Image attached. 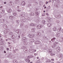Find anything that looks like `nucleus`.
<instances>
[{"mask_svg": "<svg viewBox=\"0 0 63 63\" xmlns=\"http://www.w3.org/2000/svg\"><path fill=\"white\" fill-rule=\"evenodd\" d=\"M22 39L23 41V40L24 41H25V40H26V38L24 37H23L22 38Z\"/></svg>", "mask_w": 63, "mask_h": 63, "instance_id": "25", "label": "nucleus"}, {"mask_svg": "<svg viewBox=\"0 0 63 63\" xmlns=\"http://www.w3.org/2000/svg\"><path fill=\"white\" fill-rule=\"evenodd\" d=\"M56 50L57 51H59L60 50V49H58V48H57Z\"/></svg>", "mask_w": 63, "mask_h": 63, "instance_id": "45", "label": "nucleus"}, {"mask_svg": "<svg viewBox=\"0 0 63 63\" xmlns=\"http://www.w3.org/2000/svg\"><path fill=\"white\" fill-rule=\"evenodd\" d=\"M29 37H30V38H32L33 37V36L32 35H31L30 34H29Z\"/></svg>", "mask_w": 63, "mask_h": 63, "instance_id": "22", "label": "nucleus"}, {"mask_svg": "<svg viewBox=\"0 0 63 63\" xmlns=\"http://www.w3.org/2000/svg\"><path fill=\"white\" fill-rule=\"evenodd\" d=\"M25 33H23L21 35V36L22 37H23L25 36Z\"/></svg>", "mask_w": 63, "mask_h": 63, "instance_id": "26", "label": "nucleus"}, {"mask_svg": "<svg viewBox=\"0 0 63 63\" xmlns=\"http://www.w3.org/2000/svg\"><path fill=\"white\" fill-rule=\"evenodd\" d=\"M1 45H3L4 44V43H3V42H1Z\"/></svg>", "mask_w": 63, "mask_h": 63, "instance_id": "51", "label": "nucleus"}, {"mask_svg": "<svg viewBox=\"0 0 63 63\" xmlns=\"http://www.w3.org/2000/svg\"><path fill=\"white\" fill-rule=\"evenodd\" d=\"M21 4L23 6H24L25 5V2L24 1H23L21 2Z\"/></svg>", "mask_w": 63, "mask_h": 63, "instance_id": "9", "label": "nucleus"}, {"mask_svg": "<svg viewBox=\"0 0 63 63\" xmlns=\"http://www.w3.org/2000/svg\"><path fill=\"white\" fill-rule=\"evenodd\" d=\"M24 48V47H22V49H23Z\"/></svg>", "mask_w": 63, "mask_h": 63, "instance_id": "63", "label": "nucleus"}, {"mask_svg": "<svg viewBox=\"0 0 63 63\" xmlns=\"http://www.w3.org/2000/svg\"><path fill=\"white\" fill-rule=\"evenodd\" d=\"M34 43L35 44H40V42L38 41H36Z\"/></svg>", "mask_w": 63, "mask_h": 63, "instance_id": "7", "label": "nucleus"}, {"mask_svg": "<svg viewBox=\"0 0 63 63\" xmlns=\"http://www.w3.org/2000/svg\"><path fill=\"white\" fill-rule=\"evenodd\" d=\"M48 3V2L47 1H46V4H47Z\"/></svg>", "mask_w": 63, "mask_h": 63, "instance_id": "62", "label": "nucleus"}, {"mask_svg": "<svg viewBox=\"0 0 63 63\" xmlns=\"http://www.w3.org/2000/svg\"><path fill=\"white\" fill-rule=\"evenodd\" d=\"M6 49L7 50H9V49L8 48H7Z\"/></svg>", "mask_w": 63, "mask_h": 63, "instance_id": "54", "label": "nucleus"}, {"mask_svg": "<svg viewBox=\"0 0 63 63\" xmlns=\"http://www.w3.org/2000/svg\"><path fill=\"white\" fill-rule=\"evenodd\" d=\"M47 8L49 10V9L50 8V7H47Z\"/></svg>", "mask_w": 63, "mask_h": 63, "instance_id": "58", "label": "nucleus"}, {"mask_svg": "<svg viewBox=\"0 0 63 63\" xmlns=\"http://www.w3.org/2000/svg\"><path fill=\"white\" fill-rule=\"evenodd\" d=\"M0 21L1 22H3L4 21V20L3 19H1L0 20Z\"/></svg>", "mask_w": 63, "mask_h": 63, "instance_id": "23", "label": "nucleus"}, {"mask_svg": "<svg viewBox=\"0 0 63 63\" xmlns=\"http://www.w3.org/2000/svg\"><path fill=\"white\" fill-rule=\"evenodd\" d=\"M30 42L33 43V42H34V39H31L30 40Z\"/></svg>", "mask_w": 63, "mask_h": 63, "instance_id": "11", "label": "nucleus"}, {"mask_svg": "<svg viewBox=\"0 0 63 63\" xmlns=\"http://www.w3.org/2000/svg\"><path fill=\"white\" fill-rule=\"evenodd\" d=\"M24 25V23H21L20 24V26H23Z\"/></svg>", "mask_w": 63, "mask_h": 63, "instance_id": "39", "label": "nucleus"}, {"mask_svg": "<svg viewBox=\"0 0 63 63\" xmlns=\"http://www.w3.org/2000/svg\"><path fill=\"white\" fill-rule=\"evenodd\" d=\"M47 26L49 27H51V23H48L47 24Z\"/></svg>", "mask_w": 63, "mask_h": 63, "instance_id": "10", "label": "nucleus"}, {"mask_svg": "<svg viewBox=\"0 0 63 63\" xmlns=\"http://www.w3.org/2000/svg\"><path fill=\"white\" fill-rule=\"evenodd\" d=\"M51 2V0H49V1L48 2Z\"/></svg>", "mask_w": 63, "mask_h": 63, "instance_id": "64", "label": "nucleus"}, {"mask_svg": "<svg viewBox=\"0 0 63 63\" xmlns=\"http://www.w3.org/2000/svg\"><path fill=\"white\" fill-rule=\"evenodd\" d=\"M13 15L15 16H16L17 15V14L15 12L14 13Z\"/></svg>", "mask_w": 63, "mask_h": 63, "instance_id": "41", "label": "nucleus"}, {"mask_svg": "<svg viewBox=\"0 0 63 63\" xmlns=\"http://www.w3.org/2000/svg\"><path fill=\"white\" fill-rule=\"evenodd\" d=\"M50 55L51 56H53V54H51Z\"/></svg>", "mask_w": 63, "mask_h": 63, "instance_id": "60", "label": "nucleus"}, {"mask_svg": "<svg viewBox=\"0 0 63 63\" xmlns=\"http://www.w3.org/2000/svg\"><path fill=\"white\" fill-rule=\"evenodd\" d=\"M42 23L44 24H46V22L45 21H42Z\"/></svg>", "mask_w": 63, "mask_h": 63, "instance_id": "27", "label": "nucleus"}, {"mask_svg": "<svg viewBox=\"0 0 63 63\" xmlns=\"http://www.w3.org/2000/svg\"><path fill=\"white\" fill-rule=\"evenodd\" d=\"M58 17H58V18H60V17H61V16H60V15H59V16H58Z\"/></svg>", "mask_w": 63, "mask_h": 63, "instance_id": "57", "label": "nucleus"}, {"mask_svg": "<svg viewBox=\"0 0 63 63\" xmlns=\"http://www.w3.org/2000/svg\"><path fill=\"white\" fill-rule=\"evenodd\" d=\"M36 35L37 36H40L41 35V33L40 32H37V33Z\"/></svg>", "mask_w": 63, "mask_h": 63, "instance_id": "6", "label": "nucleus"}, {"mask_svg": "<svg viewBox=\"0 0 63 63\" xmlns=\"http://www.w3.org/2000/svg\"><path fill=\"white\" fill-rule=\"evenodd\" d=\"M31 5L30 4H29L28 5V7H30V6Z\"/></svg>", "mask_w": 63, "mask_h": 63, "instance_id": "55", "label": "nucleus"}, {"mask_svg": "<svg viewBox=\"0 0 63 63\" xmlns=\"http://www.w3.org/2000/svg\"><path fill=\"white\" fill-rule=\"evenodd\" d=\"M61 30V28H60L58 29L57 30V31L58 32H59Z\"/></svg>", "mask_w": 63, "mask_h": 63, "instance_id": "29", "label": "nucleus"}, {"mask_svg": "<svg viewBox=\"0 0 63 63\" xmlns=\"http://www.w3.org/2000/svg\"><path fill=\"white\" fill-rule=\"evenodd\" d=\"M57 2L58 3H60V0H57Z\"/></svg>", "mask_w": 63, "mask_h": 63, "instance_id": "49", "label": "nucleus"}, {"mask_svg": "<svg viewBox=\"0 0 63 63\" xmlns=\"http://www.w3.org/2000/svg\"><path fill=\"white\" fill-rule=\"evenodd\" d=\"M14 17L11 16H10L9 17V18H10V19H14Z\"/></svg>", "mask_w": 63, "mask_h": 63, "instance_id": "14", "label": "nucleus"}, {"mask_svg": "<svg viewBox=\"0 0 63 63\" xmlns=\"http://www.w3.org/2000/svg\"><path fill=\"white\" fill-rule=\"evenodd\" d=\"M55 6L56 7V8H58L59 7V5L58 4H56L55 5Z\"/></svg>", "mask_w": 63, "mask_h": 63, "instance_id": "24", "label": "nucleus"}, {"mask_svg": "<svg viewBox=\"0 0 63 63\" xmlns=\"http://www.w3.org/2000/svg\"><path fill=\"white\" fill-rule=\"evenodd\" d=\"M63 38L62 37L60 39V42H62V41H63Z\"/></svg>", "mask_w": 63, "mask_h": 63, "instance_id": "34", "label": "nucleus"}, {"mask_svg": "<svg viewBox=\"0 0 63 63\" xmlns=\"http://www.w3.org/2000/svg\"><path fill=\"white\" fill-rule=\"evenodd\" d=\"M19 22H20L19 20H16V23L17 24H18V23H19Z\"/></svg>", "mask_w": 63, "mask_h": 63, "instance_id": "32", "label": "nucleus"}, {"mask_svg": "<svg viewBox=\"0 0 63 63\" xmlns=\"http://www.w3.org/2000/svg\"><path fill=\"white\" fill-rule=\"evenodd\" d=\"M59 22V21L58 20L57 21V23H58Z\"/></svg>", "mask_w": 63, "mask_h": 63, "instance_id": "53", "label": "nucleus"}, {"mask_svg": "<svg viewBox=\"0 0 63 63\" xmlns=\"http://www.w3.org/2000/svg\"><path fill=\"white\" fill-rule=\"evenodd\" d=\"M2 41V38L0 39V41Z\"/></svg>", "mask_w": 63, "mask_h": 63, "instance_id": "61", "label": "nucleus"}, {"mask_svg": "<svg viewBox=\"0 0 63 63\" xmlns=\"http://www.w3.org/2000/svg\"><path fill=\"white\" fill-rule=\"evenodd\" d=\"M56 36L57 37H59V36H60V34L59 33H57L56 34Z\"/></svg>", "mask_w": 63, "mask_h": 63, "instance_id": "30", "label": "nucleus"}, {"mask_svg": "<svg viewBox=\"0 0 63 63\" xmlns=\"http://www.w3.org/2000/svg\"><path fill=\"white\" fill-rule=\"evenodd\" d=\"M24 16H25V15L24 14H21L20 16V17H24Z\"/></svg>", "mask_w": 63, "mask_h": 63, "instance_id": "17", "label": "nucleus"}, {"mask_svg": "<svg viewBox=\"0 0 63 63\" xmlns=\"http://www.w3.org/2000/svg\"><path fill=\"white\" fill-rule=\"evenodd\" d=\"M4 33H5V34L6 33V30H5L4 31Z\"/></svg>", "mask_w": 63, "mask_h": 63, "instance_id": "56", "label": "nucleus"}, {"mask_svg": "<svg viewBox=\"0 0 63 63\" xmlns=\"http://www.w3.org/2000/svg\"><path fill=\"white\" fill-rule=\"evenodd\" d=\"M56 44H54L53 45H52L51 47L53 48V47H56Z\"/></svg>", "mask_w": 63, "mask_h": 63, "instance_id": "21", "label": "nucleus"}, {"mask_svg": "<svg viewBox=\"0 0 63 63\" xmlns=\"http://www.w3.org/2000/svg\"><path fill=\"white\" fill-rule=\"evenodd\" d=\"M39 13H38V12H35V15L36 16H39Z\"/></svg>", "mask_w": 63, "mask_h": 63, "instance_id": "4", "label": "nucleus"}, {"mask_svg": "<svg viewBox=\"0 0 63 63\" xmlns=\"http://www.w3.org/2000/svg\"><path fill=\"white\" fill-rule=\"evenodd\" d=\"M55 39H56V38L54 37L51 40L52 42H54V41H55Z\"/></svg>", "mask_w": 63, "mask_h": 63, "instance_id": "20", "label": "nucleus"}, {"mask_svg": "<svg viewBox=\"0 0 63 63\" xmlns=\"http://www.w3.org/2000/svg\"><path fill=\"white\" fill-rule=\"evenodd\" d=\"M55 17H56L57 18H58V17L59 18V17H58V16L57 15H55Z\"/></svg>", "mask_w": 63, "mask_h": 63, "instance_id": "43", "label": "nucleus"}, {"mask_svg": "<svg viewBox=\"0 0 63 63\" xmlns=\"http://www.w3.org/2000/svg\"><path fill=\"white\" fill-rule=\"evenodd\" d=\"M17 11H18V12H21V10H18V9H17Z\"/></svg>", "mask_w": 63, "mask_h": 63, "instance_id": "47", "label": "nucleus"}, {"mask_svg": "<svg viewBox=\"0 0 63 63\" xmlns=\"http://www.w3.org/2000/svg\"><path fill=\"white\" fill-rule=\"evenodd\" d=\"M7 12L8 13H11V12H12V10H11V9H9L7 11Z\"/></svg>", "mask_w": 63, "mask_h": 63, "instance_id": "13", "label": "nucleus"}, {"mask_svg": "<svg viewBox=\"0 0 63 63\" xmlns=\"http://www.w3.org/2000/svg\"><path fill=\"white\" fill-rule=\"evenodd\" d=\"M43 38L44 39H47V37L46 36H44L43 37Z\"/></svg>", "mask_w": 63, "mask_h": 63, "instance_id": "44", "label": "nucleus"}, {"mask_svg": "<svg viewBox=\"0 0 63 63\" xmlns=\"http://www.w3.org/2000/svg\"><path fill=\"white\" fill-rule=\"evenodd\" d=\"M13 62L14 63H18L17 61H13Z\"/></svg>", "mask_w": 63, "mask_h": 63, "instance_id": "42", "label": "nucleus"}, {"mask_svg": "<svg viewBox=\"0 0 63 63\" xmlns=\"http://www.w3.org/2000/svg\"><path fill=\"white\" fill-rule=\"evenodd\" d=\"M13 32H9V34L10 35H12V34H13Z\"/></svg>", "mask_w": 63, "mask_h": 63, "instance_id": "48", "label": "nucleus"}, {"mask_svg": "<svg viewBox=\"0 0 63 63\" xmlns=\"http://www.w3.org/2000/svg\"><path fill=\"white\" fill-rule=\"evenodd\" d=\"M24 51L25 52H26L27 51H28V50H27V48H24Z\"/></svg>", "mask_w": 63, "mask_h": 63, "instance_id": "16", "label": "nucleus"}, {"mask_svg": "<svg viewBox=\"0 0 63 63\" xmlns=\"http://www.w3.org/2000/svg\"><path fill=\"white\" fill-rule=\"evenodd\" d=\"M16 33H17L18 34H20V33H21V32H20V30H17L16 31Z\"/></svg>", "mask_w": 63, "mask_h": 63, "instance_id": "2", "label": "nucleus"}, {"mask_svg": "<svg viewBox=\"0 0 63 63\" xmlns=\"http://www.w3.org/2000/svg\"><path fill=\"white\" fill-rule=\"evenodd\" d=\"M0 49L1 50H2L3 49V47H0Z\"/></svg>", "mask_w": 63, "mask_h": 63, "instance_id": "46", "label": "nucleus"}, {"mask_svg": "<svg viewBox=\"0 0 63 63\" xmlns=\"http://www.w3.org/2000/svg\"><path fill=\"white\" fill-rule=\"evenodd\" d=\"M46 62H50V61H49V60H47L46 61Z\"/></svg>", "mask_w": 63, "mask_h": 63, "instance_id": "52", "label": "nucleus"}, {"mask_svg": "<svg viewBox=\"0 0 63 63\" xmlns=\"http://www.w3.org/2000/svg\"><path fill=\"white\" fill-rule=\"evenodd\" d=\"M30 15L31 16H33L35 15V14L31 12L30 13Z\"/></svg>", "mask_w": 63, "mask_h": 63, "instance_id": "18", "label": "nucleus"}, {"mask_svg": "<svg viewBox=\"0 0 63 63\" xmlns=\"http://www.w3.org/2000/svg\"><path fill=\"white\" fill-rule=\"evenodd\" d=\"M13 2L12 1L10 2L9 3V4L10 6H12V5H13Z\"/></svg>", "mask_w": 63, "mask_h": 63, "instance_id": "8", "label": "nucleus"}, {"mask_svg": "<svg viewBox=\"0 0 63 63\" xmlns=\"http://www.w3.org/2000/svg\"><path fill=\"white\" fill-rule=\"evenodd\" d=\"M26 61L28 63H29V62L30 61V60H29V59H26Z\"/></svg>", "mask_w": 63, "mask_h": 63, "instance_id": "12", "label": "nucleus"}, {"mask_svg": "<svg viewBox=\"0 0 63 63\" xmlns=\"http://www.w3.org/2000/svg\"><path fill=\"white\" fill-rule=\"evenodd\" d=\"M30 26H35V25H34V24H30Z\"/></svg>", "mask_w": 63, "mask_h": 63, "instance_id": "33", "label": "nucleus"}, {"mask_svg": "<svg viewBox=\"0 0 63 63\" xmlns=\"http://www.w3.org/2000/svg\"><path fill=\"white\" fill-rule=\"evenodd\" d=\"M40 20H39V19H37L36 20V22L37 23H38L39 22H40Z\"/></svg>", "mask_w": 63, "mask_h": 63, "instance_id": "35", "label": "nucleus"}, {"mask_svg": "<svg viewBox=\"0 0 63 63\" xmlns=\"http://www.w3.org/2000/svg\"><path fill=\"white\" fill-rule=\"evenodd\" d=\"M45 13H43L42 15V16H45Z\"/></svg>", "mask_w": 63, "mask_h": 63, "instance_id": "50", "label": "nucleus"}, {"mask_svg": "<svg viewBox=\"0 0 63 63\" xmlns=\"http://www.w3.org/2000/svg\"><path fill=\"white\" fill-rule=\"evenodd\" d=\"M3 27L4 29H6L7 28V25H3Z\"/></svg>", "mask_w": 63, "mask_h": 63, "instance_id": "19", "label": "nucleus"}, {"mask_svg": "<svg viewBox=\"0 0 63 63\" xmlns=\"http://www.w3.org/2000/svg\"><path fill=\"white\" fill-rule=\"evenodd\" d=\"M21 22H25L26 21L25 20H22V19L21 20Z\"/></svg>", "mask_w": 63, "mask_h": 63, "instance_id": "40", "label": "nucleus"}, {"mask_svg": "<svg viewBox=\"0 0 63 63\" xmlns=\"http://www.w3.org/2000/svg\"><path fill=\"white\" fill-rule=\"evenodd\" d=\"M24 44L25 45H27V42L26 41H25L23 42Z\"/></svg>", "mask_w": 63, "mask_h": 63, "instance_id": "38", "label": "nucleus"}, {"mask_svg": "<svg viewBox=\"0 0 63 63\" xmlns=\"http://www.w3.org/2000/svg\"><path fill=\"white\" fill-rule=\"evenodd\" d=\"M19 2V0H16L15 3L16 4H17V3H18Z\"/></svg>", "mask_w": 63, "mask_h": 63, "instance_id": "15", "label": "nucleus"}, {"mask_svg": "<svg viewBox=\"0 0 63 63\" xmlns=\"http://www.w3.org/2000/svg\"><path fill=\"white\" fill-rule=\"evenodd\" d=\"M15 35L14 34H12L11 36V38H15Z\"/></svg>", "mask_w": 63, "mask_h": 63, "instance_id": "37", "label": "nucleus"}, {"mask_svg": "<svg viewBox=\"0 0 63 63\" xmlns=\"http://www.w3.org/2000/svg\"><path fill=\"white\" fill-rule=\"evenodd\" d=\"M14 53H16V51L14 50Z\"/></svg>", "mask_w": 63, "mask_h": 63, "instance_id": "59", "label": "nucleus"}, {"mask_svg": "<svg viewBox=\"0 0 63 63\" xmlns=\"http://www.w3.org/2000/svg\"><path fill=\"white\" fill-rule=\"evenodd\" d=\"M43 27V26L41 25H39L37 26V28L38 29H40Z\"/></svg>", "mask_w": 63, "mask_h": 63, "instance_id": "1", "label": "nucleus"}, {"mask_svg": "<svg viewBox=\"0 0 63 63\" xmlns=\"http://www.w3.org/2000/svg\"><path fill=\"white\" fill-rule=\"evenodd\" d=\"M35 28H33L32 29V31L33 32H35Z\"/></svg>", "mask_w": 63, "mask_h": 63, "instance_id": "31", "label": "nucleus"}, {"mask_svg": "<svg viewBox=\"0 0 63 63\" xmlns=\"http://www.w3.org/2000/svg\"><path fill=\"white\" fill-rule=\"evenodd\" d=\"M47 21L48 22H50L51 21V19L50 18H49L47 19Z\"/></svg>", "mask_w": 63, "mask_h": 63, "instance_id": "36", "label": "nucleus"}, {"mask_svg": "<svg viewBox=\"0 0 63 63\" xmlns=\"http://www.w3.org/2000/svg\"><path fill=\"white\" fill-rule=\"evenodd\" d=\"M53 31H56L57 30V29L56 28L54 27L53 29Z\"/></svg>", "mask_w": 63, "mask_h": 63, "instance_id": "28", "label": "nucleus"}, {"mask_svg": "<svg viewBox=\"0 0 63 63\" xmlns=\"http://www.w3.org/2000/svg\"><path fill=\"white\" fill-rule=\"evenodd\" d=\"M25 19H27V20H29V21H30V19L29 18H28V17L27 16H25Z\"/></svg>", "mask_w": 63, "mask_h": 63, "instance_id": "5", "label": "nucleus"}, {"mask_svg": "<svg viewBox=\"0 0 63 63\" xmlns=\"http://www.w3.org/2000/svg\"><path fill=\"white\" fill-rule=\"evenodd\" d=\"M0 13L1 14H4V10L3 9L0 10Z\"/></svg>", "mask_w": 63, "mask_h": 63, "instance_id": "3", "label": "nucleus"}]
</instances>
